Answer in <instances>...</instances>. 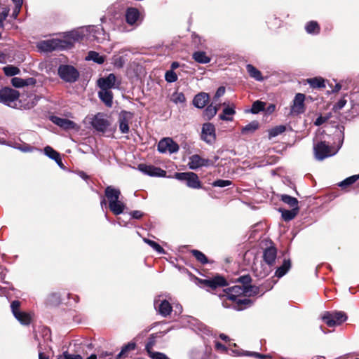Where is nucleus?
<instances>
[{"label":"nucleus","mask_w":359,"mask_h":359,"mask_svg":"<svg viewBox=\"0 0 359 359\" xmlns=\"http://www.w3.org/2000/svg\"><path fill=\"white\" fill-rule=\"evenodd\" d=\"M246 289L245 287L236 285L223 290L222 292L218 294L222 299L223 306L226 308L230 307L231 306L228 304L227 301H231L233 304V308L238 311L250 307L252 304V301L248 298L241 297L242 294L251 295Z\"/></svg>","instance_id":"1"},{"label":"nucleus","mask_w":359,"mask_h":359,"mask_svg":"<svg viewBox=\"0 0 359 359\" xmlns=\"http://www.w3.org/2000/svg\"><path fill=\"white\" fill-rule=\"evenodd\" d=\"M197 283L201 288L212 292L217 290L218 288L228 285L226 280L220 275H216L206 279L197 278Z\"/></svg>","instance_id":"2"},{"label":"nucleus","mask_w":359,"mask_h":359,"mask_svg":"<svg viewBox=\"0 0 359 359\" xmlns=\"http://www.w3.org/2000/svg\"><path fill=\"white\" fill-rule=\"evenodd\" d=\"M57 74L62 80L69 83L76 82L80 76L79 71L69 65H60L57 69Z\"/></svg>","instance_id":"3"},{"label":"nucleus","mask_w":359,"mask_h":359,"mask_svg":"<svg viewBox=\"0 0 359 359\" xmlns=\"http://www.w3.org/2000/svg\"><path fill=\"white\" fill-rule=\"evenodd\" d=\"M348 318L347 315L344 311H325L322 316L323 320L328 327H334L340 325Z\"/></svg>","instance_id":"4"},{"label":"nucleus","mask_w":359,"mask_h":359,"mask_svg":"<svg viewBox=\"0 0 359 359\" xmlns=\"http://www.w3.org/2000/svg\"><path fill=\"white\" fill-rule=\"evenodd\" d=\"M175 178L181 182H186L187 187L192 189L201 188V183L198 175L192 172H175Z\"/></svg>","instance_id":"5"},{"label":"nucleus","mask_w":359,"mask_h":359,"mask_svg":"<svg viewBox=\"0 0 359 359\" xmlns=\"http://www.w3.org/2000/svg\"><path fill=\"white\" fill-rule=\"evenodd\" d=\"M19 95L18 91L15 89L9 87L2 88L0 90V102L12 107V104L18 100Z\"/></svg>","instance_id":"6"},{"label":"nucleus","mask_w":359,"mask_h":359,"mask_svg":"<svg viewBox=\"0 0 359 359\" xmlns=\"http://www.w3.org/2000/svg\"><path fill=\"white\" fill-rule=\"evenodd\" d=\"M157 149L161 154H164L168 151L170 154H174L179 151L180 147L172 138L164 137L158 143Z\"/></svg>","instance_id":"7"},{"label":"nucleus","mask_w":359,"mask_h":359,"mask_svg":"<svg viewBox=\"0 0 359 359\" xmlns=\"http://www.w3.org/2000/svg\"><path fill=\"white\" fill-rule=\"evenodd\" d=\"M313 151L315 158L318 161H323L325 158L333 155L331 152L330 147L325 141H320L313 145Z\"/></svg>","instance_id":"8"},{"label":"nucleus","mask_w":359,"mask_h":359,"mask_svg":"<svg viewBox=\"0 0 359 359\" xmlns=\"http://www.w3.org/2000/svg\"><path fill=\"white\" fill-rule=\"evenodd\" d=\"M86 31L88 36L93 37L97 42H102L109 38V34L105 32L100 25H89L86 27Z\"/></svg>","instance_id":"9"},{"label":"nucleus","mask_w":359,"mask_h":359,"mask_svg":"<svg viewBox=\"0 0 359 359\" xmlns=\"http://www.w3.org/2000/svg\"><path fill=\"white\" fill-rule=\"evenodd\" d=\"M201 137L202 140L209 144L214 143L216 140L215 126L209 122L203 123Z\"/></svg>","instance_id":"10"},{"label":"nucleus","mask_w":359,"mask_h":359,"mask_svg":"<svg viewBox=\"0 0 359 359\" xmlns=\"http://www.w3.org/2000/svg\"><path fill=\"white\" fill-rule=\"evenodd\" d=\"M154 305L156 311L163 317L169 316L172 310L169 302L166 299L161 300L160 297L154 299Z\"/></svg>","instance_id":"11"},{"label":"nucleus","mask_w":359,"mask_h":359,"mask_svg":"<svg viewBox=\"0 0 359 359\" xmlns=\"http://www.w3.org/2000/svg\"><path fill=\"white\" fill-rule=\"evenodd\" d=\"M138 169L145 175L151 177H165L166 172L152 165L140 164Z\"/></svg>","instance_id":"12"},{"label":"nucleus","mask_w":359,"mask_h":359,"mask_svg":"<svg viewBox=\"0 0 359 359\" xmlns=\"http://www.w3.org/2000/svg\"><path fill=\"white\" fill-rule=\"evenodd\" d=\"M305 95L302 93L296 94L293 104L291 107V113L293 114H302L305 111Z\"/></svg>","instance_id":"13"},{"label":"nucleus","mask_w":359,"mask_h":359,"mask_svg":"<svg viewBox=\"0 0 359 359\" xmlns=\"http://www.w3.org/2000/svg\"><path fill=\"white\" fill-rule=\"evenodd\" d=\"M84 37H88V34L86 31V27H81L77 30H73L66 34L65 39L69 46H72L74 41L83 39Z\"/></svg>","instance_id":"14"},{"label":"nucleus","mask_w":359,"mask_h":359,"mask_svg":"<svg viewBox=\"0 0 359 359\" xmlns=\"http://www.w3.org/2000/svg\"><path fill=\"white\" fill-rule=\"evenodd\" d=\"M92 126L96 130L104 133L109 126V122L103 114L99 113L93 118Z\"/></svg>","instance_id":"15"},{"label":"nucleus","mask_w":359,"mask_h":359,"mask_svg":"<svg viewBox=\"0 0 359 359\" xmlns=\"http://www.w3.org/2000/svg\"><path fill=\"white\" fill-rule=\"evenodd\" d=\"M210 161L201 158L198 154H194L189 157L188 163L189 168L191 170H196L199 168L208 166Z\"/></svg>","instance_id":"16"},{"label":"nucleus","mask_w":359,"mask_h":359,"mask_svg":"<svg viewBox=\"0 0 359 359\" xmlns=\"http://www.w3.org/2000/svg\"><path fill=\"white\" fill-rule=\"evenodd\" d=\"M133 114L130 112L126 111H122L119 118V130L123 134H127L129 133V121L132 118Z\"/></svg>","instance_id":"17"},{"label":"nucleus","mask_w":359,"mask_h":359,"mask_svg":"<svg viewBox=\"0 0 359 359\" xmlns=\"http://www.w3.org/2000/svg\"><path fill=\"white\" fill-rule=\"evenodd\" d=\"M50 121L57 126L62 128L64 130H72L76 127V124L67 118H60L56 116H52Z\"/></svg>","instance_id":"18"},{"label":"nucleus","mask_w":359,"mask_h":359,"mask_svg":"<svg viewBox=\"0 0 359 359\" xmlns=\"http://www.w3.org/2000/svg\"><path fill=\"white\" fill-rule=\"evenodd\" d=\"M116 77L114 74H109L106 77H102L98 79L97 85L102 90H109L115 88V82Z\"/></svg>","instance_id":"19"},{"label":"nucleus","mask_w":359,"mask_h":359,"mask_svg":"<svg viewBox=\"0 0 359 359\" xmlns=\"http://www.w3.org/2000/svg\"><path fill=\"white\" fill-rule=\"evenodd\" d=\"M140 11L137 8L130 7L127 8L126 11V20L130 25H136L140 19Z\"/></svg>","instance_id":"20"},{"label":"nucleus","mask_w":359,"mask_h":359,"mask_svg":"<svg viewBox=\"0 0 359 359\" xmlns=\"http://www.w3.org/2000/svg\"><path fill=\"white\" fill-rule=\"evenodd\" d=\"M210 101L209 94L201 92L196 95L193 100V104L198 109H203Z\"/></svg>","instance_id":"21"},{"label":"nucleus","mask_w":359,"mask_h":359,"mask_svg":"<svg viewBox=\"0 0 359 359\" xmlns=\"http://www.w3.org/2000/svg\"><path fill=\"white\" fill-rule=\"evenodd\" d=\"M277 257V250L275 247L271 246L266 248L263 253L264 262L271 267L273 266Z\"/></svg>","instance_id":"22"},{"label":"nucleus","mask_w":359,"mask_h":359,"mask_svg":"<svg viewBox=\"0 0 359 359\" xmlns=\"http://www.w3.org/2000/svg\"><path fill=\"white\" fill-rule=\"evenodd\" d=\"M251 281H252L251 277L248 274L239 277L237 280L238 283H240L242 284L241 285L242 287H245L247 288L246 290H248L249 293H250L251 294H257L258 288L255 286L251 285H250Z\"/></svg>","instance_id":"23"},{"label":"nucleus","mask_w":359,"mask_h":359,"mask_svg":"<svg viewBox=\"0 0 359 359\" xmlns=\"http://www.w3.org/2000/svg\"><path fill=\"white\" fill-rule=\"evenodd\" d=\"M104 195L108 200L109 204L119 199L121 193L119 189L112 186H107L104 190Z\"/></svg>","instance_id":"24"},{"label":"nucleus","mask_w":359,"mask_h":359,"mask_svg":"<svg viewBox=\"0 0 359 359\" xmlns=\"http://www.w3.org/2000/svg\"><path fill=\"white\" fill-rule=\"evenodd\" d=\"M191 359H212L210 350L203 348H194L190 352Z\"/></svg>","instance_id":"25"},{"label":"nucleus","mask_w":359,"mask_h":359,"mask_svg":"<svg viewBox=\"0 0 359 359\" xmlns=\"http://www.w3.org/2000/svg\"><path fill=\"white\" fill-rule=\"evenodd\" d=\"M100 99L108 107H111L113 104V93L109 90H102L98 93Z\"/></svg>","instance_id":"26"},{"label":"nucleus","mask_w":359,"mask_h":359,"mask_svg":"<svg viewBox=\"0 0 359 359\" xmlns=\"http://www.w3.org/2000/svg\"><path fill=\"white\" fill-rule=\"evenodd\" d=\"M299 208H292L291 210H286L280 208L278 211L281 213L282 218L285 222H289L293 219L298 214Z\"/></svg>","instance_id":"27"},{"label":"nucleus","mask_w":359,"mask_h":359,"mask_svg":"<svg viewBox=\"0 0 359 359\" xmlns=\"http://www.w3.org/2000/svg\"><path fill=\"white\" fill-rule=\"evenodd\" d=\"M126 208V205L123 202L118 199L115 202L110 203L109 204V208L112 212V213L115 215H121L123 212L124 209Z\"/></svg>","instance_id":"28"},{"label":"nucleus","mask_w":359,"mask_h":359,"mask_svg":"<svg viewBox=\"0 0 359 359\" xmlns=\"http://www.w3.org/2000/svg\"><path fill=\"white\" fill-rule=\"evenodd\" d=\"M236 114L235 108L233 107L227 106L224 108L222 113L219 115V118L222 121H232L233 120V116Z\"/></svg>","instance_id":"29"},{"label":"nucleus","mask_w":359,"mask_h":359,"mask_svg":"<svg viewBox=\"0 0 359 359\" xmlns=\"http://www.w3.org/2000/svg\"><path fill=\"white\" fill-rule=\"evenodd\" d=\"M246 69L250 76L253 78L256 81H262L264 80V77L262 76V72L256 67H255L252 65H247Z\"/></svg>","instance_id":"30"},{"label":"nucleus","mask_w":359,"mask_h":359,"mask_svg":"<svg viewBox=\"0 0 359 359\" xmlns=\"http://www.w3.org/2000/svg\"><path fill=\"white\" fill-rule=\"evenodd\" d=\"M192 57L196 62L200 64H207L210 62V57H208L204 51H196L193 53Z\"/></svg>","instance_id":"31"},{"label":"nucleus","mask_w":359,"mask_h":359,"mask_svg":"<svg viewBox=\"0 0 359 359\" xmlns=\"http://www.w3.org/2000/svg\"><path fill=\"white\" fill-rule=\"evenodd\" d=\"M86 60H92L94 62L102 65L105 61V56L100 55L97 52L90 50L86 57Z\"/></svg>","instance_id":"32"},{"label":"nucleus","mask_w":359,"mask_h":359,"mask_svg":"<svg viewBox=\"0 0 359 359\" xmlns=\"http://www.w3.org/2000/svg\"><path fill=\"white\" fill-rule=\"evenodd\" d=\"M217 111L218 107L210 104L208 105L205 109L203 111V118L208 121H210L217 114Z\"/></svg>","instance_id":"33"},{"label":"nucleus","mask_w":359,"mask_h":359,"mask_svg":"<svg viewBox=\"0 0 359 359\" xmlns=\"http://www.w3.org/2000/svg\"><path fill=\"white\" fill-rule=\"evenodd\" d=\"M291 267V262L290 259H284L283 264L279 266L275 274L277 277L281 278L285 276Z\"/></svg>","instance_id":"34"},{"label":"nucleus","mask_w":359,"mask_h":359,"mask_svg":"<svg viewBox=\"0 0 359 359\" xmlns=\"http://www.w3.org/2000/svg\"><path fill=\"white\" fill-rule=\"evenodd\" d=\"M280 199L282 202L288 205L291 208H299V201L294 197L290 196L287 194H282L280 196Z\"/></svg>","instance_id":"35"},{"label":"nucleus","mask_w":359,"mask_h":359,"mask_svg":"<svg viewBox=\"0 0 359 359\" xmlns=\"http://www.w3.org/2000/svg\"><path fill=\"white\" fill-rule=\"evenodd\" d=\"M259 124L257 121H252L241 129L243 135L252 134L259 128Z\"/></svg>","instance_id":"36"},{"label":"nucleus","mask_w":359,"mask_h":359,"mask_svg":"<svg viewBox=\"0 0 359 359\" xmlns=\"http://www.w3.org/2000/svg\"><path fill=\"white\" fill-rule=\"evenodd\" d=\"M305 29L308 34H318L320 32V27L316 21H309L305 26Z\"/></svg>","instance_id":"37"},{"label":"nucleus","mask_w":359,"mask_h":359,"mask_svg":"<svg viewBox=\"0 0 359 359\" xmlns=\"http://www.w3.org/2000/svg\"><path fill=\"white\" fill-rule=\"evenodd\" d=\"M307 82L313 88H322L325 87V80L321 77H314L312 79H309L307 80Z\"/></svg>","instance_id":"38"},{"label":"nucleus","mask_w":359,"mask_h":359,"mask_svg":"<svg viewBox=\"0 0 359 359\" xmlns=\"http://www.w3.org/2000/svg\"><path fill=\"white\" fill-rule=\"evenodd\" d=\"M15 318L22 325H27L31 322L30 314L25 312H20Z\"/></svg>","instance_id":"39"},{"label":"nucleus","mask_w":359,"mask_h":359,"mask_svg":"<svg viewBox=\"0 0 359 359\" xmlns=\"http://www.w3.org/2000/svg\"><path fill=\"white\" fill-rule=\"evenodd\" d=\"M286 130V127L283 125L277 126L273 128H271L269 131V138L271 139L273 137H275L283 133H284Z\"/></svg>","instance_id":"40"},{"label":"nucleus","mask_w":359,"mask_h":359,"mask_svg":"<svg viewBox=\"0 0 359 359\" xmlns=\"http://www.w3.org/2000/svg\"><path fill=\"white\" fill-rule=\"evenodd\" d=\"M265 105H266L265 102L259 101V100H257L253 102L251 109H250V111L253 114H258L260 111H262L264 110Z\"/></svg>","instance_id":"41"},{"label":"nucleus","mask_w":359,"mask_h":359,"mask_svg":"<svg viewBox=\"0 0 359 359\" xmlns=\"http://www.w3.org/2000/svg\"><path fill=\"white\" fill-rule=\"evenodd\" d=\"M156 334H152L150 335V337L148 339V341L145 345V350L147 352L148 355L154 353V351H152L151 349L153 346L156 344Z\"/></svg>","instance_id":"42"},{"label":"nucleus","mask_w":359,"mask_h":359,"mask_svg":"<svg viewBox=\"0 0 359 359\" xmlns=\"http://www.w3.org/2000/svg\"><path fill=\"white\" fill-rule=\"evenodd\" d=\"M358 179H359V175H352L351 177L346 178L341 182H339V186L341 188L347 187L353 184V183H355L357 181V180H358Z\"/></svg>","instance_id":"43"},{"label":"nucleus","mask_w":359,"mask_h":359,"mask_svg":"<svg viewBox=\"0 0 359 359\" xmlns=\"http://www.w3.org/2000/svg\"><path fill=\"white\" fill-rule=\"evenodd\" d=\"M191 254L194 256L198 262L201 263L202 264H205L208 263V259L207 257L202 252L198 250H191Z\"/></svg>","instance_id":"44"},{"label":"nucleus","mask_w":359,"mask_h":359,"mask_svg":"<svg viewBox=\"0 0 359 359\" xmlns=\"http://www.w3.org/2000/svg\"><path fill=\"white\" fill-rule=\"evenodd\" d=\"M3 71L6 76H13L20 73V69L17 67L13 65H7L3 68Z\"/></svg>","instance_id":"45"},{"label":"nucleus","mask_w":359,"mask_h":359,"mask_svg":"<svg viewBox=\"0 0 359 359\" xmlns=\"http://www.w3.org/2000/svg\"><path fill=\"white\" fill-rule=\"evenodd\" d=\"M171 100L175 104H182L186 102V97L182 92H175L171 96Z\"/></svg>","instance_id":"46"},{"label":"nucleus","mask_w":359,"mask_h":359,"mask_svg":"<svg viewBox=\"0 0 359 359\" xmlns=\"http://www.w3.org/2000/svg\"><path fill=\"white\" fill-rule=\"evenodd\" d=\"M126 59L123 56L114 55L112 57V65L118 69L123 67L126 64Z\"/></svg>","instance_id":"47"},{"label":"nucleus","mask_w":359,"mask_h":359,"mask_svg":"<svg viewBox=\"0 0 359 359\" xmlns=\"http://www.w3.org/2000/svg\"><path fill=\"white\" fill-rule=\"evenodd\" d=\"M43 150L44 154L50 159L57 160V158H59L60 153L54 150L51 147L46 146Z\"/></svg>","instance_id":"48"},{"label":"nucleus","mask_w":359,"mask_h":359,"mask_svg":"<svg viewBox=\"0 0 359 359\" xmlns=\"http://www.w3.org/2000/svg\"><path fill=\"white\" fill-rule=\"evenodd\" d=\"M143 241L159 254H163L165 252L164 249L156 242L148 238H144Z\"/></svg>","instance_id":"49"},{"label":"nucleus","mask_w":359,"mask_h":359,"mask_svg":"<svg viewBox=\"0 0 359 359\" xmlns=\"http://www.w3.org/2000/svg\"><path fill=\"white\" fill-rule=\"evenodd\" d=\"M60 295L57 292L51 293L48 297V303L53 305H57L60 304Z\"/></svg>","instance_id":"50"},{"label":"nucleus","mask_w":359,"mask_h":359,"mask_svg":"<svg viewBox=\"0 0 359 359\" xmlns=\"http://www.w3.org/2000/svg\"><path fill=\"white\" fill-rule=\"evenodd\" d=\"M232 184L231 180H217L212 183V186L215 187H225Z\"/></svg>","instance_id":"51"},{"label":"nucleus","mask_w":359,"mask_h":359,"mask_svg":"<svg viewBox=\"0 0 359 359\" xmlns=\"http://www.w3.org/2000/svg\"><path fill=\"white\" fill-rule=\"evenodd\" d=\"M165 79L168 83H173L177 80V75L172 70L167 71L165 74Z\"/></svg>","instance_id":"52"},{"label":"nucleus","mask_w":359,"mask_h":359,"mask_svg":"<svg viewBox=\"0 0 359 359\" xmlns=\"http://www.w3.org/2000/svg\"><path fill=\"white\" fill-rule=\"evenodd\" d=\"M11 83L14 87L20 88L27 85L25 81L21 78L13 77L11 79Z\"/></svg>","instance_id":"53"},{"label":"nucleus","mask_w":359,"mask_h":359,"mask_svg":"<svg viewBox=\"0 0 359 359\" xmlns=\"http://www.w3.org/2000/svg\"><path fill=\"white\" fill-rule=\"evenodd\" d=\"M20 306V302L19 301L15 300L11 302V308L14 316H17V314H18L20 312L19 311Z\"/></svg>","instance_id":"54"},{"label":"nucleus","mask_w":359,"mask_h":359,"mask_svg":"<svg viewBox=\"0 0 359 359\" xmlns=\"http://www.w3.org/2000/svg\"><path fill=\"white\" fill-rule=\"evenodd\" d=\"M346 100L345 98L340 99L336 104H334L333 107V109L334 111H339L342 108L344 107V106L346 104Z\"/></svg>","instance_id":"55"},{"label":"nucleus","mask_w":359,"mask_h":359,"mask_svg":"<svg viewBox=\"0 0 359 359\" xmlns=\"http://www.w3.org/2000/svg\"><path fill=\"white\" fill-rule=\"evenodd\" d=\"M149 356L151 359H169L168 357L165 353L156 351L151 354H149Z\"/></svg>","instance_id":"56"},{"label":"nucleus","mask_w":359,"mask_h":359,"mask_svg":"<svg viewBox=\"0 0 359 359\" xmlns=\"http://www.w3.org/2000/svg\"><path fill=\"white\" fill-rule=\"evenodd\" d=\"M135 347H136V344L135 342L131 341V342H129L127 344L124 345L122 347L121 350L123 351V352L127 353L129 351L135 350Z\"/></svg>","instance_id":"57"},{"label":"nucleus","mask_w":359,"mask_h":359,"mask_svg":"<svg viewBox=\"0 0 359 359\" xmlns=\"http://www.w3.org/2000/svg\"><path fill=\"white\" fill-rule=\"evenodd\" d=\"M224 93H225V87H224V86L219 87L215 94L214 100H217L220 97L223 96Z\"/></svg>","instance_id":"58"},{"label":"nucleus","mask_w":359,"mask_h":359,"mask_svg":"<svg viewBox=\"0 0 359 359\" xmlns=\"http://www.w3.org/2000/svg\"><path fill=\"white\" fill-rule=\"evenodd\" d=\"M130 215L131 216V218L140 219L143 217L144 213L140 210H133L130 212Z\"/></svg>","instance_id":"59"},{"label":"nucleus","mask_w":359,"mask_h":359,"mask_svg":"<svg viewBox=\"0 0 359 359\" xmlns=\"http://www.w3.org/2000/svg\"><path fill=\"white\" fill-rule=\"evenodd\" d=\"M98 359H113V353L111 352H102L98 355Z\"/></svg>","instance_id":"60"},{"label":"nucleus","mask_w":359,"mask_h":359,"mask_svg":"<svg viewBox=\"0 0 359 359\" xmlns=\"http://www.w3.org/2000/svg\"><path fill=\"white\" fill-rule=\"evenodd\" d=\"M8 15V11H4L1 13H0V28L3 27L4 26V21L6 20Z\"/></svg>","instance_id":"61"},{"label":"nucleus","mask_w":359,"mask_h":359,"mask_svg":"<svg viewBox=\"0 0 359 359\" xmlns=\"http://www.w3.org/2000/svg\"><path fill=\"white\" fill-rule=\"evenodd\" d=\"M246 355H252L255 358H259V359H264L265 358L267 357V355H263V354H261V353H257V352H248V353Z\"/></svg>","instance_id":"62"},{"label":"nucleus","mask_w":359,"mask_h":359,"mask_svg":"<svg viewBox=\"0 0 359 359\" xmlns=\"http://www.w3.org/2000/svg\"><path fill=\"white\" fill-rule=\"evenodd\" d=\"M21 6H22V4H15V7L12 13V16L14 18H16L18 17V15L20 11Z\"/></svg>","instance_id":"63"},{"label":"nucleus","mask_w":359,"mask_h":359,"mask_svg":"<svg viewBox=\"0 0 359 359\" xmlns=\"http://www.w3.org/2000/svg\"><path fill=\"white\" fill-rule=\"evenodd\" d=\"M66 359H83L80 355L70 354L67 351H65Z\"/></svg>","instance_id":"64"}]
</instances>
